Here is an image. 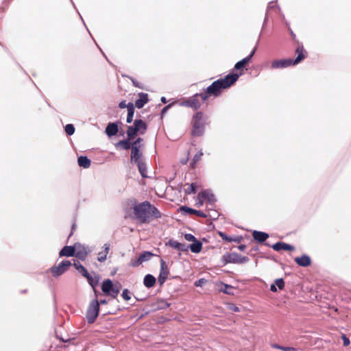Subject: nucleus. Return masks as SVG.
I'll return each instance as SVG.
<instances>
[{
    "label": "nucleus",
    "mask_w": 351,
    "mask_h": 351,
    "mask_svg": "<svg viewBox=\"0 0 351 351\" xmlns=\"http://www.w3.org/2000/svg\"><path fill=\"white\" fill-rule=\"evenodd\" d=\"M156 283V278L154 276L150 274H147L145 276L143 284L146 287H152Z\"/></svg>",
    "instance_id": "17"
},
{
    "label": "nucleus",
    "mask_w": 351,
    "mask_h": 351,
    "mask_svg": "<svg viewBox=\"0 0 351 351\" xmlns=\"http://www.w3.org/2000/svg\"><path fill=\"white\" fill-rule=\"evenodd\" d=\"M206 283V280L204 278H201L195 282V285L196 287H203Z\"/></svg>",
    "instance_id": "34"
},
{
    "label": "nucleus",
    "mask_w": 351,
    "mask_h": 351,
    "mask_svg": "<svg viewBox=\"0 0 351 351\" xmlns=\"http://www.w3.org/2000/svg\"><path fill=\"white\" fill-rule=\"evenodd\" d=\"M77 162L78 165L84 168H88L90 165V160L85 156L79 157Z\"/></svg>",
    "instance_id": "24"
},
{
    "label": "nucleus",
    "mask_w": 351,
    "mask_h": 351,
    "mask_svg": "<svg viewBox=\"0 0 351 351\" xmlns=\"http://www.w3.org/2000/svg\"><path fill=\"white\" fill-rule=\"evenodd\" d=\"M132 294L131 293L127 290L125 289L122 292V297L125 301H129L131 299Z\"/></svg>",
    "instance_id": "33"
},
{
    "label": "nucleus",
    "mask_w": 351,
    "mask_h": 351,
    "mask_svg": "<svg viewBox=\"0 0 351 351\" xmlns=\"http://www.w3.org/2000/svg\"><path fill=\"white\" fill-rule=\"evenodd\" d=\"M196 185L195 184H186L185 186V191L187 193H193L195 192Z\"/></svg>",
    "instance_id": "31"
},
{
    "label": "nucleus",
    "mask_w": 351,
    "mask_h": 351,
    "mask_svg": "<svg viewBox=\"0 0 351 351\" xmlns=\"http://www.w3.org/2000/svg\"><path fill=\"white\" fill-rule=\"evenodd\" d=\"M139 158V151L136 147H132L131 154L132 161H138Z\"/></svg>",
    "instance_id": "28"
},
{
    "label": "nucleus",
    "mask_w": 351,
    "mask_h": 351,
    "mask_svg": "<svg viewBox=\"0 0 351 351\" xmlns=\"http://www.w3.org/2000/svg\"><path fill=\"white\" fill-rule=\"evenodd\" d=\"M166 306H169V304L167 303H165Z\"/></svg>",
    "instance_id": "46"
},
{
    "label": "nucleus",
    "mask_w": 351,
    "mask_h": 351,
    "mask_svg": "<svg viewBox=\"0 0 351 351\" xmlns=\"http://www.w3.org/2000/svg\"><path fill=\"white\" fill-rule=\"evenodd\" d=\"M75 254V245L65 246L60 252V256H72Z\"/></svg>",
    "instance_id": "15"
},
{
    "label": "nucleus",
    "mask_w": 351,
    "mask_h": 351,
    "mask_svg": "<svg viewBox=\"0 0 351 351\" xmlns=\"http://www.w3.org/2000/svg\"><path fill=\"white\" fill-rule=\"evenodd\" d=\"M99 303L97 300H94L90 302L86 313V318L89 323H93L98 316L99 311Z\"/></svg>",
    "instance_id": "5"
},
{
    "label": "nucleus",
    "mask_w": 351,
    "mask_h": 351,
    "mask_svg": "<svg viewBox=\"0 0 351 351\" xmlns=\"http://www.w3.org/2000/svg\"><path fill=\"white\" fill-rule=\"evenodd\" d=\"M171 245L173 247H175V248H177V249H179V250H180V249H181V245H181L180 243H179L173 242V243H171Z\"/></svg>",
    "instance_id": "37"
},
{
    "label": "nucleus",
    "mask_w": 351,
    "mask_h": 351,
    "mask_svg": "<svg viewBox=\"0 0 351 351\" xmlns=\"http://www.w3.org/2000/svg\"><path fill=\"white\" fill-rule=\"evenodd\" d=\"M190 106L194 107L195 108H197L199 106V104L191 103L190 104Z\"/></svg>",
    "instance_id": "42"
},
{
    "label": "nucleus",
    "mask_w": 351,
    "mask_h": 351,
    "mask_svg": "<svg viewBox=\"0 0 351 351\" xmlns=\"http://www.w3.org/2000/svg\"><path fill=\"white\" fill-rule=\"evenodd\" d=\"M80 269H78L79 272L81 273L84 276L86 277L89 281L90 285L94 287L96 286L97 282H95L89 276L88 271L82 265H80Z\"/></svg>",
    "instance_id": "23"
},
{
    "label": "nucleus",
    "mask_w": 351,
    "mask_h": 351,
    "mask_svg": "<svg viewBox=\"0 0 351 351\" xmlns=\"http://www.w3.org/2000/svg\"><path fill=\"white\" fill-rule=\"evenodd\" d=\"M226 288L228 289V288H230V287L226 285Z\"/></svg>",
    "instance_id": "47"
},
{
    "label": "nucleus",
    "mask_w": 351,
    "mask_h": 351,
    "mask_svg": "<svg viewBox=\"0 0 351 351\" xmlns=\"http://www.w3.org/2000/svg\"><path fill=\"white\" fill-rule=\"evenodd\" d=\"M272 248L274 250L280 251V250H293L294 247L289 244L285 243H277L272 245Z\"/></svg>",
    "instance_id": "11"
},
{
    "label": "nucleus",
    "mask_w": 351,
    "mask_h": 351,
    "mask_svg": "<svg viewBox=\"0 0 351 351\" xmlns=\"http://www.w3.org/2000/svg\"><path fill=\"white\" fill-rule=\"evenodd\" d=\"M180 210L186 214H195V215H197L200 217H206V215L204 213H203L202 212L192 209V208L186 207V206H182V207L180 208Z\"/></svg>",
    "instance_id": "13"
},
{
    "label": "nucleus",
    "mask_w": 351,
    "mask_h": 351,
    "mask_svg": "<svg viewBox=\"0 0 351 351\" xmlns=\"http://www.w3.org/2000/svg\"><path fill=\"white\" fill-rule=\"evenodd\" d=\"M152 256V254L150 253V252H144L143 254H141L138 261H137V263L136 264H134V265H138L141 263H142L143 262H145L146 261H148L151 258V257Z\"/></svg>",
    "instance_id": "25"
},
{
    "label": "nucleus",
    "mask_w": 351,
    "mask_h": 351,
    "mask_svg": "<svg viewBox=\"0 0 351 351\" xmlns=\"http://www.w3.org/2000/svg\"><path fill=\"white\" fill-rule=\"evenodd\" d=\"M146 130V125L141 120H136L134 126L129 127L127 134L130 138H133L138 133L143 134Z\"/></svg>",
    "instance_id": "4"
},
{
    "label": "nucleus",
    "mask_w": 351,
    "mask_h": 351,
    "mask_svg": "<svg viewBox=\"0 0 351 351\" xmlns=\"http://www.w3.org/2000/svg\"><path fill=\"white\" fill-rule=\"evenodd\" d=\"M100 304H106V300H101L100 302Z\"/></svg>",
    "instance_id": "45"
},
{
    "label": "nucleus",
    "mask_w": 351,
    "mask_h": 351,
    "mask_svg": "<svg viewBox=\"0 0 351 351\" xmlns=\"http://www.w3.org/2000/svg\"><path fill=\"white\" fill-rule=\"evenodd\" d=\"M295 261L298 265L303 266V267L308 266L311 263V260H310L309 257L307 256H302L301 257H297V258H295Z\"/></svg>",
    "instance_id": "20"
},
{
    "label": "nucleus",
    "mask_w": 351,
    "mask_h": 351,
    "mask_svg": "<svg viewBox=\"0 0 351 351\" xmlns=\"http://www.w3.org/2000/svg\"><path fill=\"white\" fill-rule=\"evenodd\" d=\"M343 344H344L345 346H348V345H349V343H350V341H349V339H347L346 337H343Z\"/></svg>",
    "instance_id": "40"
},
{
    "label": "nucleus",
    "mask_w": 351,
    "mask_h": 351,
    "mask_svg": "<svg viewBox=\"0 0 351 351\" xmlns=\"http://www.w3.org/2000/svg\"><path fill=\"white\" fill-rule=\"evenodd\" d=\"M139 171L143 176H145L144 172L142 170V168L141 166H139Z\"/></svg>",
    "instance_id": "43"
},
{
    "label": "nucleus",
    "mask_w": 351,
    "mask_h": 351,
    "mask_svg": "<svg viewBox=\"0 0 351 351\" xmlns=\"http://www.w3.org/2000/svg\"><path fill=\"white\" fill-rule=\"evenodd\" d=\"M304 55L299 53L295 60L291 59L274 60L271 64V67L274 69H279L294 65L300 62L304 58Z\"/></svg>",
    "instance_id": "3"
},
{
    "label": "nucleus",
    "mask_w": 351,
    "mask_h": 351,
    "mask_svg": "<svg viewBox=\"0 0 351 351\" xmlns=\"http://www.w3.org/2000/svg\"><path fill=\"white\" fill-rule=\"evenodd\" d=\"M184 239L188 241H191V242H193L196 240L195 237L191 234H186L184 235Z\"/></svg>",
    "instance_id": "35"
},
{
    "label": "nucleus",
    "mask_w": 351,
    "mask_h": 351,
    "mask_svg": "<svg viewBox=\"0 0 351 351\" xmlns=\"http://www.w3.org/2000/svg\"><path fill=\"white\" fill-rule=\"evenodd\" d=\"M204 131V121L203 117L200 114H197L194 118V125L193 134L199 136L203 133Z\"/></svg>",
    "instance_id": "6"
},
{
    "label": "nucleus",
    "mask_w": 351,
    "mask_h": 351,
    "mask_svg": "<svg viewBox=\"0 0 351 351\" xmlns=\"http://www.w3.org/2000/svg\"><path fill=\"white\" fill-rule=\"evenodd\" d=\"M240 75H241V73L231 74V75H227L223 80H217V81L213 82L212 84V85L208 88V93L210 94H213L215 95H217L220 89L226 88L230 86L232 84H234L237 80V79L239 78Z\"/></svg>",
    "instance_id": "2"
},
{
    "label": "nucleus",
    "mask_w": 351,
    "mask_h": 351,
    "mask_svg": "<svg viewBox=\"0 0 351 351\" xmlns=\"http://www.w3.org/2000/svg\"><path fill=\"white\" fill-rule=\"evenodd\" d=\"M117 132H118V127L114 123H109L106 129V132L108 136L115 135L117 133Z\"/></svg>",
    "instance_id": "19"
},
{
    "label": "nucleus",
    "mask_w": 351,
    "mask_h": 351,
    "mask_svg": "<svg viewBox=\"0 0 351 351\" xmlns=\"http://www.w3.org/2000/svg\"><path fill=\"white\" fill-rule=\"evenodd\" d=\"M253 54H254V52H252L249 57L245 58L243 59L242 60L238 62L235 64V68L237 69H239L241 67L244 66L245 64H247L249 62V61L250 60V59H251L252 56H253Z\"/></svg>",
    "instance_id": "27"
},
{
    "label": "nucleus",
    "mask_w": 351,
    "mask_h": 351,
    "mask_svg": "<svg viewBox=\"0 0 351 351\" xmlns=\"http://www.w3.org/2000/svg\"><path fill=\"white\" fill-rule=\"evenodd\" d=\"M202 244L200 241L195 240L193 242V243L190 245V249L192 252L199 253L202 250Z\"/></svg>",
    "instance_id": "21"
},
{
    "label": "nucleus",
    "mask_w": 351,
    "mask_h": 351,
    "mask_svg": "<svg viewBox=\"0 0 351 351\" xmlns=\"http://www.w3.org/2000/svg\"><path fill=\"white\" fill-rule=\"evenodd\" d=\"M108 251H109V246H108V245L105 244L102 247L101 251H99L97 254V260L99 262L104 261L106 259V256L108 254Z\"/></svg>",
    "instance_id": "12"
},
{
    "label": "nucleus",
    "mask_w": 351,
    "mask_h": 351,
    "mask_svg": "<svg viewBox=\"0 0 351 351\" xmlns=\"http://www.w3.org/2000/svg\"><path fill=\"white\" fill-rule=\"evenodd\" d=\"M128 108V117H127V122L131 123L132 121L133 115H134V105L132 103L128 104L127 106Z\"/></svg>",
    "instance_id": "26"
},
{
    "label": "nucleus",
    "mask_w": 351,
    "mask_h": 351,
    "mask_svg": "<svg viewBox=\"0 0 351 351\" xmlns=\"http://www.w3.org/2000/svg\"><path fill=\"white\" fill-rule=\"evenodd\" d=\"M286 351H295L294 349L293 348H287L285 350Z\"/></svg>",
    "instance_id": "44"
},
{
    "label": "nucleus",
    "mask_w": 351,
    "mask_h": 351,
    "mask_svg": "<svg viewBox=\"0 0 351 351\" xmlns=\"http://www.w3.org/2000/svg\"><path fill=\"white\" fill-rule=\"evenodd\" d=\"M101 289L105 293H107V294L113 293L114 295V296H115L118 293V290H115L114 289L112 282L110 280H106L103 282L102 285H101Z\"/></svg>",
    "instance_id": "9"
},
{
    "label": "nucleus",
    "mask_w": 351,
    "mask_h": 351,
    "mask_svg": "<svg viewBox=\"0 0 351 351\" xmlns=\"http://www.w3.org/2000/svg\"><path fill=\"white\" fill-rule=\"evenodd\" d=\"M254 239L258 241H264L268 238V234L263 232L254 231L252 233Z\"/></svg>",
    "instance_id": "18"
},
{
    "label": "nucleus",
    "mask_w": 351,
    "mask_h": 351,
    "mask_svg": "<svg viewBox=\"0 0 351 351\" xmlns=\"http://www.w3.org/2000/svg\"><path fill=\"white\" fill-rule=\"evenodd\" d=\"M169 270L166 263L161 260L160 261V271L158 276V281L160 284H163L167 278Z\"/></svg>",
    "instance_id": "10"
},
{
    "label": "nucleus",
    "mask_w": 351,
    "mask_h": 351,
    "mask_svg": "<svg viewBox=\"0 0 351 351\" xmlns=\"http://www.w3.org/2000/svg\"><path fill=\"white\" fill-rule=\"evenodd\" d=\"M128 104H126L125 101H123L120 102L119 107L121 108H127Z\"/></svg>",
    "instance_id": "39"
},
{
    "label": "nucleus",
    "mask_w": 351,
    "mask_h": 351,
    "mask_svg": "<svg viewBox=\"0 0 351 351\" xmlns=\"http://www.w3.org/2000/svg\"><path fill=\"white\" fill-rule=\"evenodd\" d=\"M208 198V200H210V198L208 197V194L206 192L201 193L198 195V202L197 204L199 206H202L203 204L204 199Z\"/></svg>",
    "instance_id": "29"
},
{
    "label": "nucleus",
    "mask_w": 351,
    "mask_h": 351,
    "mask_svg": "<svg viewBox=\"0 0 351 351\" xmlns=\"http://www.w3.org/2000/svg\"><path fill=\"white\" fill-rule=\"evenodd\" d=\"M126 210L129 216L134 214L142 222L147 221L152 217L158 216V210L147 202L137 204L135 201L130 200L127 203Z\"/></svg>",
    "instance_id": "1"
},
{
    "label": "nucleus",
    "mask_w": 351,
    "mask_h": 351,
    "mask_svg": "<svg viewBox=\"0 0 351 351\" xmlns=\"http://www.w3.org/2000/svg\"><path fill=\"white\" fill-rule=\"evenodd\" d=\"M285 287L284 280L282 278H278L274 281V284L271 285L270 287V290L273 292L277 291V287L282 290Z\"/></svg>",
    "instance_id": "16"
},
{
    "label": "nucleus",
    "mask_w": 351,
    "mask_h": 351,
    "mask_svg": "<svg viewBox=\"0 0 351 351\" xmlns=\"http://www.w3.org/2000/svg\"><path fill=\"white\" fill-rule=\"evenodd\" d=\"M130 146V143L128 141H119V143H117L116 144L117 147H121V148H123L125 149H129Z\"/></svg>",
    "instance_id": "30"
},
{
    "label": "nucleus",
    "mask_w": 351,
    "mask_h": 351,
    "mask_svg": "<svg viewBox=\"0 0 351 351\" xmlns=\"http://www.w3.org/2000/svg\"><path fill=\"white\" fill-rule=\"evenodd\" d=\"M71 263L68 261H64L56 266L51 267V271L53 276H59L64 274L70 267Z\"/></svg>",
    "instance_id": "7"
},
{
    "label": "nucleus",
    "mask_w": 351,
    "mask_h": 351,
    "mask_svg": "<svg viewBox=\"0 0 351 351\" xmlns=\"http://www.w3.org/2000/svg\"><path fill=\"white\" fill-rule=\"evenodd\" d=\"M65 132L67 134L71 135L75 132V128L72 124H68L65 126Z\"/></svg>",
    "instance_id": "32"
},
{
    "label": "nucleus",
    "mask_w": 351,
    "mask_h": 351,
    "mask_svg": "<svg viewBox=\"0 0 351 351\" xmlns=\"http://www.w3.org/2000/svg\"><path fill=\"white\" fill-rule=\"evenodd\" d=\"M219 236H220L223 239H225V240H227V241H231V239H230L228 238V237H227V236H226L224 233H223V232H219Z\"/></svg>",
    "instance_id": "38"
},
{
    "label": "nucleus",
    "mask_w": 351,
    "mask_h": 351,
    "mask_svg": "<svg viewBox=\"0 0 351 351\" xmlns=\"http://www.w3.org/2000/svg\"><path fill=\"white\" fill-rule=\"evenodd\" d=\"M222 260L224 263H238L240 261L238 256L236 254H226L223 256Z\"/></svg>",
    "instance_id": "14"
},
{
    "label": "nucleus",
    "mask_w": 351,
    "mask_h": 351,
    "mask_svg": "<svg viewBox=\"0 0 351 351\" xmlns=\"http://www.w3.org/2000/svg\"><path fill=\"white\" fill-rule=\"evenodd\" d=\"M74 267L78 270L80 269V265H81L78 262H75L73 263Z\"/></svg>",
    "instance_id": "41"
},
{
    "label": "nucleus",
    "mask_w": 351,
    "mask_h": 351,
    "mask_svg": "<svg viewBox=\"0 0 351 351\" xmlns=\"http://www.w3.org/2000/svg\"><path fill=\"white\" fill-rule=\"evenodd\" d=\"M229 309L234 311V312H239V307H237V306H235L234 304H229V306H228Z\"/></svg>",
    "instance_id": "36"
},
{
    "label": "nucleus",
    "mask_w": 351,
    "mask_h": 351,
    "mask_svg": "<svg viewBox=\"0 0 351 351\" xmlns=\"http://www.w3.org/2000/svg\"><path fill=\"white\" fill-rule=\"evenodd\" d=\"M90 251V249L86 247L84 245L80 243L75 244V255L80 259H84Z\"/></svg>",
    "instance_id": "8"
},
{
    "label": "nucleus",
    "mask_w": 351,
    "mask_h": 351,
    "mask_svg": "<svg viewBox=\"0 0 351 351\" xmlns=\"http://www.w3.org/2000/svg\"><path fill=\"white\" fill-rule=\"evenodd\" d=\"M147 101V95L145 94H140L139 99L136 101V106L138 108H142Z\"/></svg>",
    "instance_id": "22"
}]
</instances>
